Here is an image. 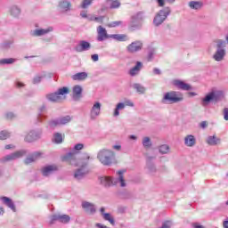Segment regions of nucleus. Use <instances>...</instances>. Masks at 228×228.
I'll return each mask as SVG.
<instances>
[{
	"label": "nucleus",
	"mask_w": 228,
	"mask_h": 228,
	"mask_svg": "<svg viewBox=\"0 0 228 228\" xmlns=\"http://www.w3.org/2000/svg\"><path fill=\"white\" fill-rule=\"evenodd\" d=\"M165 19H167V12H165V11H160L154 18L153 22L155 26H159V24H163Z\"/></svg>",
	"instance_id": "1a4fd4ad"
},
{
	"label": "nucleus",
	"mask_w": 228,
	"mask_h": 228,
	"mask_svg": "<svg viewBox=\"0 0 228 228\" xmlns=\"http://www.w3.org/2000/svg\"><path fill=\"white\" fill-rule=\"evenodd\" d=\"M85 175V173H83L81 171V169L77 170L76 173H75V178L76 179H81V177H83V175Z\"/></svg>",
	"instance_id": "a18cd8bd"
},
{
	"label": "nucleus",
	"mask_w": 228,
	"mask_h": 228,
	"mask_svg": "<svg viewBox=\"0 0 228 228\" xmlns=\"http://www.w3.org/2000/svg\"><path fill=\"white\" fill-rule=\"evenodd\" d=\"M97 40L98 42H104L107 38H110V35H108V31L102 26H99L97 28Z\"/></svg>",
	"instance_id": "423d86ee"
},
{
	"label": "nucleus",
	"mask_w": 228,
	"mask_h": 228,
	"mask_svg": "<svg viewBox=\"0 0 228 228\" xmlns=\"http://www.w3.org/2000/svg\"><path fill=\"white\" fill-rule=\"evenodd\" d=\"M91 45L86 41H80L79 44L76 46V51L77 53H83V51H88L90 49Z\"/></svg>",
	"instance_id": "9d476101"
},
{
	"label": "nucleus",
	"mask_w": 228,
	"mask_h": 228,
	"mask_svg": "<svg viewBox=\"0 0 228 228\" xmlns=\"http://www.w3.org/2000/svg\"><path fill=\"white\" fill-rule=\"evenodd\" d=\"M159 151L160 154H167L169 151L168 145L164 144V145L160 146Z\"/></svg>",
	"instance_id": "ea45409f"
},
{
	"label": "nucleus",
	"mask_w": 228,
	"mask_h": 228,
	"mask_svg": "<svg viewBox=\"0 0 228 228\" xmlns=\"http://www.w3.org/2000/svg\"><path fill=\"white\" fill-rule=\"evenodd\" d=\"M56 170H58L57 166H54V165L46 166V167H43L42 174H43V175H49L53 174V172H56Z\"/></svg>",
	"instance_id": "4468645a"
},
{
	"label": "nucleus",
	"mask_w": 228,
	"mask_h": 228,
	"mask_svg": "<svg viewBox=\"0 0 228 228\" xmlns=\"http://www.w3.org/2000/svg\"><path fill=\"white\" fill-rule=\"evenodd\" d=\"M134 88L139 93V94H144L145 93V87L140 86V84L134 85Z\"/></svg>",
	"instance_id": "58836bf2"
},
{
	"label": "nucleus",
	"mask_w": 228,
	"mask_h": 228,
	"mask_svg": "<svg viewBox=\"0 0 228 228\" xmlns=\"http://www.w3.org/2000/svg\"><path fill=\"white\" fill-rule=\"evenodd\" d=\"M7 138H10V134L6 131H2L0 133V140H6Z\"/></svg>",
	"instance_id": "37998d69"
},
{
	"label": "nucleus",
	"mask_w": 228,
	"mask_h": 228,
	"mask_svg": "<svg viewBox=\"0 0 228 228\" xmlns=\"http://www.w3.org/2000/svg\"><path fill=\"white\" fill-rule=\"evenodd\" d=\"M90 159V156L86 155L84 159H80L77 161V167H81V168H85L86 165H88V160Z\"/></svg>",
	"instance_id": "393cba45"
},
{
	"label": "nucleus",
	"mask_w": 228,
	"mask_h": 228,
	"mask_svg": "<svg viewBox=\"0 0 228 228\" xmlns=\"http://www.w3.org/2000/svg\"><path fill=\"white\" fill-rule=\"evenodd\" d=\"M5 149H13V145H12V144H8V145H6L5 146Z\"/></svg>",
	"instance_id": "0e129e2a"
},
{
	"label": "nucleus",
	"mask_w": 228,
	"mask_h": 228,
	"mask_svg": "<svg viewBox=\"0 0 228 228\" xmlns=\"http://www.w3.org/2000/svg\"><path fill=\"white\" fill-rule=\"evenodd\" d=\"M110 3V8H118L120 6V2L118 0H109Z\"/></svg>",
	"instance_id": "a19ab883"
},
{
	"label": "nucleus",
	"mask_w": 228,
	"mask_h": 228,
	"mask_svg": "<svg viewBox=\"0 0 228 228\" xmlns=\"http://www.w3.org/2000/svg\"><path fill=\"white\" fill-rule=\"evenodd\" d=\"M60 222L61 224H69L70 222V216L69 215H53L51 217L50 225H53L54 222Z\"/></svg>",
	"instance_id": "39448f33"
},
{
	"label": "nucleus",
	"mask_w": 228,
	"mask_h": 228,
	"mask_svg": "<svg viewBox=\"0 0 228 228\" xmlns=\"http://www.w3.org/2000/svg\"><path fill=\"white\" fill-rule=\"evenodd\" d=\"M40 158H42V152H36V153L32 154L31 156L28 157L25 159V163H26V165H29V163H33V162L37 161V159H40Z\"/></svg>",
	"instance_id": "2eb2a0df"
},
{
	"label": "nucleus",
	"mask_w": 228,
	"mask_h": 228,
	"mask_svg": "<svg viewBox=\"0 0 228 228\" xmlns=\"http://www.w3.org/2000/svg\"><path fill=\"white\" fill-rule=\"evenodd\" d=\"M222 45H224V41L218 40L217 41V47L220 49V47H222Z\"/></svg>",
	"instance_id": "4d7b16f0"
},
{
	"label": "nucleus",
	"mask_w": 228,
	"mask_h": 228,
	"mask_svg": "<svg viewBox=\"0 0 228 228\" xmlns=\"http://www.w3.org/2000/svg\"><path fill=\"white\" fill-rule=\"evenodd\" d=\"M101 115V104L95 102L91 110V118H97Z\"/></svg>",
	"instance_id": "9b49d317"
},
{
	"label": "nucleus",
	"mask_w": 228,
	"mask_h": 228,
	"mask_svg": "<svg viewBox=\"0 0 228 228\" xmlns=\"http://www.w3.org/2000/svg\"><path fill=\"white\" fill-rule=\"evenodd\" d=\"M143 47V44L140 41H135L131 43L127 46L128 53H137V51H142V48Z\"/></svg>",
	"instance_id": "0eeeda50"
},
{
	"label": "nucleus",
	"mask_w": 228,
	"mask_h": 228,
	"mask_svg": "<svg viewBox=\"0 0 228 228\" xmlns=\"http://www.w3.org/2000/svg\"><path fill=\"white\" fill-rule=\"evenodd\" d=\"M82 207L85 208L86 213H89L90 215H93V213H95V207L89 202L84 201L82 203Z\"/></svg>",
	"instance_id": "dca6fc26"
},
{
	"label": "nucleus",
	"mask_w": 228,
	"mask_h": 228,
	"mask_svg": "<svg viewBox=\"0 0 228 228\" xmlns=\"http://www.w3.org/2000/svg\"><path fill=\"white\" fill-rule=\"evenodd\" d=\"M59 8H61L62 12H68V10H70V3L67 1H61L59 4Z\"/></svg>",
	"instance_id": "c85d7f7f"
},
{
	"label": "nucleus",
	"mask_w": 228,
	"mask_h": 228,
	"mask_svg": "<svg viewBox=\"0 0 228 228\" xmlns=\"http://www.w3.org/2000/svg\"><path fill=\"white\" fill-rule=\"evenodd\" d=\"M104 17H95V16H88V20H94L95 22L102 23Z\"/></svg>",
	"instance_id": "4c0bfd02"
},
{
	"label": "nucleus",
	"mask_w": 228,
	"mask_h": 228,
	"mask_svg": "<svg viewBox=\"0 0 228 228\" xmlns=\"http://www.w3.org/2000/svg\"><path fill=\"white\" fill-rule=\"evenodd\" d=\"M1 199L3 200L4 204L8 206V208L12 209V211H15V205H13V201H12V200H10V198L2 197Z\"/></svg>",
	"instance_id": "bb28decb"
},
{
	"label": "nucleus",
	"mask_w": 228,
	"mask_h": 228,
	"mask_svg": "<svg viewBox=\"0 0 228 228\" xmlns=\"http://www.w3.org/2000/svg\"><path fill=\"white\" fill-rule=\"evenodd\" d=\"M113 156H115L113 151L102 150L98 154V159L102 163V165H110Z\"/></svg>",
	"instance_id": "7ed1b4c3"
},
{
	"label": "nucleus",
	"mask_w": 228,
	"mask_h": 228,
	"mask_svg": "<svg viewBox=\"0 0 228 228\" xmlns=\"http://www.w3.org/2000/svg\"><path fill=\"white\" fill-rule=\"evenodd\" d=\"M126 171H118V181L120 183V186H122L124 188V186H126V180H124V173Z\"/></svg>",
	"instance_id": "7c9ffc66"
},
{
	"label": "nucleus",
	"mask_w": 228,
	"mask_h": 228,
	"mask_svg": "<svg viewBox=\"0 0 228 228\" xmlns=\"http://www.w3.org/2000/svg\"><path fill=\"white\" fill-rule=\"evenodd\" d=\"M86 77H88V74H86V72H80L72 76L73 81H84Z\"/></svg>",
	"instance_id": "6ab92c4d"
},
{
	"label": "nucleus",
	"mask_w": 228,
	"mask_h": 228,
	"mask_svg": "<svg viewBox=\"0 0 228 228\" xmlns=\"http://www.w3.org/2000/svg\"><path fill=\"white\" fill-rule=\"evenodd\" d=\"M169 102L170 104H174L175 102H179L183 101V94L177 93L175 91H172L169 93H167L164 95L163 102Z\"/></svg>",
	"instance_id": "f03ea898"
},
{
	"label": "nucleus",
	"mask_w": 228,
	"mask_h": 228,
	"mask_svg": "<svg viewBox=\"0 0 228 228\" xmlns=\"http://www.w3.org/2000/svg\"><path fill=\"white\" fill-rule=\"evenodd\" d=\"M140 69H142V62L137 61L136 65L132 69H130V76H136V74L140 72Z\"/></svg>",
	"instance_id": "a878e982"
},
{
	"label": "nucleus",
	"mask_w": 228,
	"mask_h": 228,
	"mask_svg": "<svg viewBox=\"0 0 228 228\" xmlns=\"http://www.w3.org/2000/svg\"><path fill=\"white\" fill-rule=\"evenodd\" d=\"M200 127H202L203 129H204L205 127H208V122L202 121V122L200 123Z\"/></svg>",
	"instance_id": "6e6d98bb"
},
{
	"label": "nucleus",
	"mask_w": 228,
	"mask_h": 228,
	"mask_svg": "<svg viewBox=\"0 0 228 228\" xmlns=\"http://www.w3.org/2000/svg\"><path fill=\"white\" fill-rule=\"evenodd\" d=\"M120 145H114L113 149H115L116 151H120Z\"/></svg>",
	"instance_id": "052dcab7"
},
{
	"label": "nucleus",
	"mask_w": 228,
	"mask_h": 228,
	"mask_svg": "<svg viewBox=\"0 0 228 228\" xmlns=\"http://www.w3.org/2000/svg\"><path fill=\"white\" fill-rule=\"evenodd\" d=\"M24 154H26V151H16L11 155H7L4 158V159H5V161H12L13 159H19V158H22V156H24Z\"/></svg>",
	"instance_id": "f8f14e48"
},
{
	"label": "nucleus",
	"mask_w": 228,
	"mask_h": 228,
	"mask_svg": "<svg viewBox=\"0 0 228 228\" xmlns=\"http://www.w3.org/2000/svg\"><path fill=\"white\" fill-rule=\"evenodd\" d=\"M110 38L118 40V42H126V40H127V36L126 34H113L110 36Z\"/></svg>",
	"instance_id": "aec40b11"
},
{
	"label": "nucleus",
	"mask_w": 228,
	"mask_h": 228,
	"mask_svg": "<svg viewBox=\"0 0 228 228\" xmlns=\"http://www.w3.org/2000/svg\"><path fill=\"white\" fill-rule=\"evenodd\" d=\"M67 94H69V89L67 87H61L57 93L47 94L46 98L48 101H52V102H61V101H65V95Z\"/></svg>",
	"instance_id": "f257e3e1"
},
{
	"label": "nucleus",
	"mask_w": 228,
	"mask_h": 228,
	"mask_svg": "<svg viewBox=\"0 0 228 228\" xmlns=\"http://www.w3.org/2000/svg\"><path fill=\"white\" fill-rule=\"evenodd\" d=\"M124 108H126V105L124 103H118L114 111V117H118V115H120V112H118V110H124Z\"/></svg>",
	"instance_id": "c9c22d12"
},
{
	"label": "nucleus",
	"mask_w": 228,
	"mask_h": 228,
	"mask_svg": "<svg viewBox=\"0 0 228 228\" xmlns=\"http://www.w3.org/2000/svg\"><path fill=\"white\" fill-rule=\"evenodd\" d=\"M192 227H193V228H205L203 225H201V224H199V223H193V224H192Z\"/></svg>",
	"instance_id": "3c124183"
},
{
	"label": "nucleus",
	"mask_w": 228,
	"mask_h": 228,
	"mask_svg": "<svg viewBox=\"0 0 228 228\" xmlns=\"http://www.w3.org/2000/svg\"><path fill=\"white\" fill-rule=\"evenodd\" d=\"M83 92V88L81 86H75L73 87V97L75 99H79L81 97V94Z\"/></svg>",
	"instance_id": "b1692460"
},
{
	"label": "nucleus",
	"mask_w": 228,
	"mask_h": 228,
	"mask_svg": "<svg viewBox=\"0 0 228 228\" xmlns=\"http://www.w3.org/2000/svg\"><path fill=\"white\" fill-rule=\"evenodd\" d=\"M3 213H4V211L0 208V215H3Z\"/></svg>",
	"instance_id": "774afa93"
},
{
	"label": "nucleus",
	"mask_w": 228,
	"mask_h": 228,
	"mask_svg": "<svg viewBox=\"0 0 228 228\" xmlns=\"http://www.w3.org/2000/svg\"><path fill=\"white\" fill-rule=\"evenodd\" d=\"M92 60H93V61H99V55H97V54H93V55H92Z\"/></svg>",
	"instance_id": "603ef678"
},
{
	"label": "nucleus",
	"mask_w": 228,
	"mask_h": 228,
	"mask_svg": "<svg viewBox=\"0 0 228 228\" xmlns=\"http://www.w3.org/2000/svg\"><path fill=\"white\" fill-rule=\"evenodd\" d=\"M100 181L101 184H102L103 186H111L112 184H117V183L113 182V180L110 176H102L100 178Z\"/></svg>",
	"instance_id": "a211bd4d"
},
{
	"label": "nucleus",
	"mask_w": 228,
	"mask_h": 228,
	"mask_svg": "<svg viewBox=\"0 0 228 228\" xmlns=\"http://www.w3.org/2000/svg\"><path fill=\"white\" fill-rule=\"evenodd\" d=\"M143 147H151L152 145V142H151V139L149 137H144L142 140Z\"/></svg>",
	"instance_id": "79ce46f5"
},
{
	"label": "nucleus",
	"mask_w": 228,
	"mask_h": 228,
	"mask_svg": "<svg viewBox=\"0 0 228 228\" xmlns=\"http://www.w3.org/2000/svg\"><path fill=\"white\" fill-rule=\"evenodd\" d=\"M13 117H14V115L12 112H9L6 114V118H8V119H12V118H13Z\"/></svg>",
	"instance_id": "5fc2aeb1"
},
{
	"label": "nucleus",
	"mask_w": 228,
	"mask_h": 228,
	"mask_svg": "<svg viewBox=\"0 0 228 228\" xmlns=\"http://www.w3.org/2000/svg\"><path fill=\"white\" fill-rule=\"evenodd\" d=\"M153 72L154 74H160L159 69H153Z\"/></svg>",
	"instance_id": "69168bd1"
},
{
	"label": "nucleus",
	"mask_w": 228,
	"mask_h": 228,
	"mask_svg": "<svg viewBox=\"0 0 228 228\" xmlns=\"http://www.w3.org/2000/svg\"><path fill=\"white\" fill-rule=\"evenodd\" d=\"M34 83H40V77H37L36 78H34Z\"/></svg>",
	"instance_id": "13d9d810"
},
{
	"label": "nucleus",
	"mask_w": 228,
	"mask_h": 228,
	"mask_svg": "<svg viewBox=\"0 0 228 228\" xmlns=\"http://www.w3.org/2000/svg\"><path fill=\"white\" fill-rule=\"evenodd\" d=\"M81 17H83L84 19H86V17H88L87 15H86V12H81Z\"/></svg>",
	"instance_id": "bf43d9fd"
},
{
	"label": "nucleus",
	"mask_w": 228,
	"mask_h": 228,
	"mask_svg": "<svg viewBox=\"0 0 228 228\" xmlns=\"http://www.w3.org/2000/svg\"><path fill=\"white\" fill-rule=\"evenodd\" d=\"M223 226H224V228H228V221H224V222L223 223Z\"/></svg>",
	"instance_id": "680f3d73"
},
{
	"label": "nucleus",
	"mask_w": 228,
	"mask_h": 228,
	"mask_svg": "<svg viewBox=\"0 0 228 228\" xmlns=\"http://www.w3.org/2000/svg\"><path fill=\"white\" fill-rule=\"evenodd\" d=\"M184 143L187 145V147H193L196 143L195 136L193 135H187L184 138Z\"/></svg>",
	"instance_id": "412c9836"
},
{
	"label": "nucleus",
	"mask_w": 228,
	"mask_h": 228,
	"mask_svg": "<svg viewBox=\"0 0 228 228\" xmlns=\"http://www.w3.org/2000/svg\"><path fill=\"white\" fill-rule=\"evenodd\" d=\"M53 28H48L46 29H36L34 31V37H42L44 35H47V33H51Z\"/></svg>",
	"instance_id": "4be33fe9"
},
{
	"label": "nucleus",
	"mask_w": 228,
	"mask_h": 228,
	"mask_svg": "<svg viewBox=\"0 0 228 228\" xmlns=\"http://www.w3.org/2000/svg\"><path fill=\"white\" fill-rule=\"evenodd\" d=\"M100 211H101L102 216H104V215L107 214V213H104V211H105L104 208H102Z\"/></svg>",
	"instance_id": "e2e57ef3"
},
{
	"label": "nucleus",
	"mask_w": 228,
	"mask_h": 228,
	"mask_svg": "<svg viewBox=\"0 0 228 228\" xmlns=\"http://www.w3.org/2000/svg\"><path fill=\"white\" fill-rule=\"evenodd\" d=\"M25 140L26 142H35V140H37V134L31 132L26 136Z\"/></svg>",
	"instance_id": "72a5a7b5"
},
{
	"label": "nucleus",
	"mask_w": 228,
	"mask_h": 228,
	"mask_svg": "<svg viewBox=\"0 0 228 228\" xmlns=\"http://www.w3.org/2000/svg\"><path fill=\"white\" fill-rule=\"evenodd\" d=\"M76 153H68L66 156L62 157V161L69 163V165H74L76 162Z\"/></svg>",
	"instance_id": "f3484780"
},
{
	"label": "nucleus",
	"mask_w": 228,
	"mask_h": 228,
	"mask_svg": "<svg viewBox=\"0 0 228 228\" xmlns=\"http://www.w3.org/2000/svg\"><path fill=\"white\" fill-rule=\"evenodd\" d=\"M12 63H15V59L9 58V59H1L0 65H10Z\"/></svg>",
	"instance_id": "2f4dec72"
},
{
	"label": "nucleus",
	"mask_w": 228,
	"mask_h": 228,
	"mask_svg": "<svg viewBox=\"0 0 228 228\" xmlns=\"http://www.w3.org/2000/svg\"><path fill=\"white\" fill-rule=\"evenodd\" d=\"M207 143H208V145H218L220 140L216 136H209L207 140Z\"/></svg>",
	"instance_id": "c756f323"
},
{
	"label": "nucleus",
	"mask_w": 228,
	"mask_h": 228,
	"mask_svg": "<svg viewBox=\"0 0 228 228\" xmlns=\"http://www.w3.org/2000/svg\"><path fill=\"white\" fill-rule=\"evenodd\" d=\"M173 85L177 86L180 90H191V86L181 80H174Z\"/></svg>",
	"instance_id": "ddd939ff"
},
{
	"label": "nucleus",
	"mask_w": 228,
	"mask_h": 228,
	"mask_svg": "<svg viewBox=\"0 0 228 228\" xmlns=\"http://www.w3.org/2000/svg\"><path fill=\"white\" fill-rule=\"evenodd\" d=\"M159 6H165V0H157Z\"/></svg>",
	"instance_id": "864d4df0"
},
{
	"label": "nucleus",
	"mask_w": 228,
	"mask_h": 228,
	"mask_svg": "<svg viewBox=\"0 0 228 228\" xmlns=\"http://www.w3.org/2000/svg\"><path fill=\"white\" fill-rule=\"evenodd\" d=\"M17 86L20 87V86H24V84L20 83V82H18L17 83Z\"/></svg>",
	"instance_id": "338daca9"
},
{
	"label": "nucleus",
	"mask_w": 228,
	"mask_h": 228,
	"mask_svg": "<svg viewBox=\"0 0 228 228\" xmlns=\"http://www.w3.org/2000/svg\"><path fill=\"white\" fill-rule=\"evenodd\" d=\"M11 13L14 17H17V15H19V13H20V10H19V8H17V7H14L12 9Z\"/></svg>",
	"instance_id": "c03bdc74"
},
{
	"label": "nucleus",
	"mask_w": 228,
	"mask_h": 228,
	"mask_svg": "<svg viewBox=\"0 0 228 228\" xmlns=\"http://www.w3.org/2000/svg\"><path fill=\"white\" fill-rule=\"evenodd\" d=\"M53 142H55V143H61V142H63V136L61 135V134H55L53 135Z\"/></svg>",
	"instance_id": "f704fd0d"
},
{
	"label": "nucleus",
	"mask_w": 228,
	"mask_h": 228,
	"mask_svg": "<svg viewBox=\"0 0 228 228\" xmlns=\"http://www.w3.org/2000/svg\"><path fill=\"white\" fill-rule=\"evenodd\" d=\"M224 56H225V51L224 49H218L214 55V59L216 61H222V60H224Z\"/></svg>",
	"instance_id": "5701e85b"
},
{
	"label": "nucleus",
	"mask_w": 228,
	"mask_h": 228,
	"mask_svg": "<svg viewBox=\"0 0 228 228\" xmlns=\"http://www.w3.org/2000/svg\"><path fill=\"white\" fill-rule=\"evenodd\" d=\"M70 121L69 116H66L61 118L59 120H53L50 123L51 127H56V126H65V124H69Z\"/></svg>",
	"instance_id": "6e6552de"
},
{
	"label": "nucleus",
	"mask_w": 228,
	"mask_h": 228,
	"mask_svg": "<svg viewBox=\"0 0 228 228\" xmlns=\"http://www.w3.org/2000/svg\"><path fill=\"white\" fill-rule=\"evenodd\" d=\"M124 105H125V106L133 107V106H134V103H133V102H131V101H129V100H126V101H125Z\"/></svg>",
	"instance_id": "09e8293b"
},
{
	"label": "nucleus",
	"mask_w": 228,
	"mask_h": 228,
	"mask_svg": "<svg viewBox=\"0 0 228 228\" xmlns=\"http://www.w3.org/2000/svg\"><path fill=\"white\" fill-rule=\"evenodd\" d=\"M93 1L94 0H84L82 3V8H86L87 6H90Z\"/></svg>",
	"instance_id": "49530a36"
},
{
	"label": "nucleus",
	"mask_w": 228,
	"mask_h": 228,
	"mask_svg": "<svg viewBox=\"0 0 228 228\" xmlns=\"http://www.w3.org/2000/svg\"><path fill=\"white\" fill-rule=\"evenodd\" d=\"M204 4L202 2L191 1L189 3V6L192 8V10H200Z\"/></svg>",
	"instance_id": "cd10ccee"
},
{
	"label": "nucleus",
	"mask_w": 228,
	"mask_h": 228,
	"mask_svg": "<svg viewBox=\"0 0 228 228\" xmlns=\"http://www.w3.org/2000/svg\"><path fill=\"white\" fill-rule=\"evenodd\" d=\"M108 28H118V26H122V20L112 21L107 24Z\"/></svg>",
	"instance_id": "e433bc0d"
},
{
	"label": "nucleus",
	"mask_w": 228,
	"mask_h": 228,
	"mask_svg": "<svg viewBox=\"0 0 228 228\" xmlns=\"http://www.w3.org/2000/svg\"><path fill=\"white\" fill-rule=\"evenodd\" d=\"M224 120H228V108L224 109Z\"/></svg>",
	"instance_id": "8fccbe9b"
},
{
	"label": "nucleus",
	"mask_w": 228,
	"mask_h": 228,
	"mask_svg": "<svg viewBox=\"0 0 228 228\" xmlns=\"http://www.w3.org/2000/svg\"><path fill=\"white\" fill-rule=\"evenodd\" d=\"M103 218L104 220H107V222H110L111 225H115V219L113 218V216H111L110 214H103Z\"/></svg>",
	"instance_id": "473e14b6"
},
{
	"label": "nucleus",
	"mask_w": 228,
	"mask_h": 228,
	"mask_svg": "<svg viewBox=\"0 0 228 228\" xmlns=\"http://www.w3.org/2000/svg\"><path fill=\"white\" fill-rule=\"evenodd\" d=\"M85 147V145H83V143H77L75 145L74 150L75 151H82V149Z\"/></svg>",
	"instance_id": "de8ad7c7"
},
{
	"label": "nucleus",
	"mask_w": 228,
	"mask_h": 228,
	"mask_svg": "<svg viewBox=\"0 0 228 228\" xmlns=\"http://www.w3.org/2000/svg\"><path fill=\"white\" fill-rule=\"evenodd\" d=\"M222 95V91H212L208 94L202 101V106H208L211 101H218Z\"/></svg>",
	"instance_id": "20e7f679"
}]
</instances>
